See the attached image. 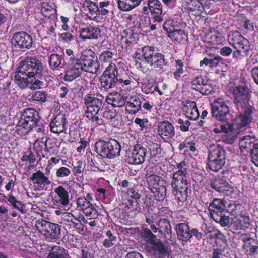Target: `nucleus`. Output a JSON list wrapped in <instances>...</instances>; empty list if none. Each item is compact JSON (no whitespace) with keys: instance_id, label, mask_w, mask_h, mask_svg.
<instances>
[{"instance_id":"2","label":"nucleus","mask_w":258,"mask_h":258,"mask_svg":"<svg viewBox=\"0 0 258 258\" xmlns=\"http://www.w3.org/2000/svg\"><path fill=\"white\" fill-rule=\"evenodd\" d=\"M43 66L37 57L27 56L21 61L16 68L14 75V82L21 89L28 87L31 90H39L44 86L41 81L43 77Z\"/></svg>"},{"instance_id":"53","label":"nucleus","mask_w":258,"mask_h":258,"mask_svg":"<svg viewBox=\"0 0 258 258\" xmlns=\"http://www.w3.org/2000/svg\"><path fill=\"white\" fill-rule=\"evenodd\" d=\"M155 82L151 79H145L142 83L141 91L146 94H153V88Z\"/></svg>"},{"instance_id":"51","label":"nucleus","mask_w":258,"mask_h":258,"mask_svg":"<svg viewBox=\"0 0 258 258\" xmlns=\"http://www.w3.org/2000/svg\"><path fill=\"white\" fill-rule=\"evenodd\" d=\"M5 198L9 203V205L18 210L21 213L25 212L22 203L20 201L18 200L13 195L9 194Z\"/></svg>"},{"instance_id":"5","label":"nucleus","mask_w":258,"mask_h":258,"mask_svg":"<svg viewBox=\"0 0 258 258\" xmlns=\"http://www.w3.org/2000/svg\"><path fill=\"white\" fill-rule=\"evenodd\" d=\"M41 117L39 112L33 108H28L23 110L16 126L18 134L25 135L29 133L40 122Z\"/></svg>"},{"instance_id":"28","label":"nucleus","mask_w":258,"mask_h":258,"mask_svg":"<svg viewBox=\"0 0 258 258\" xmlns=\"http://www.w3.org/2000/svg\"><path fill=\"white\" fill-rule=\"evenodd\" d=\"M182 6L188 12L194 15H200L203 10L202 4L199 0H186L182 2Z\"/></svg>"},{"instance_id":"4","label":"nucleus","mask_w":258,"mask_h":258,"mask_svg":"<svg viewBox=\"0 0 258 258\" xmlns=\"http://www.w3.org/2000/svg\"><path fill=\"white\" fill-rule=\"evenodd\" d=\"M66 54L73 56L77 66L82 71L88 72L92 74H96L100 67L98 58L95 56V52L91 49L84 50L80 55L75 54L73 50L67 49Z\"/></svg>"},{"instance_id":"36","label":"nucleus","mask_w":258,"mask_h":258,"mask_svg":"<svg viewBox=\"0 0 258 258\" xmlns=\"http://www.w3.org/2000/svg\"><path fill=\"white\" fill-rule=\"evenodd\" d=\"M105 101L114 107H121L125 105V101L124 97L117 92L110 93L105 98Z\"/></svg>"},{"instance_id":"33","label":"nucleus","mask_w":258,"mask_h":258,"mask_svg":"<svg viewBox=\"0 0 258 258\" xmlns=\"http://www.w3.org/2000/svg\"><path fill=\"white\" fill-rule=\"evenodd\" d=\"M54 192L56 194L55 202L57 203L64 206L68 205L70 202L69 194L63 186L59 185L55 188Z\"/></svg>"},{"instance_id":"40","label":"nucleus","mask_w":258,"mask_h":258,"mask_svg":"<svg viewBox=\"0 0 258 258\" xmlns=\"http://www.w3.org/2000/svg\"><path fill=\"white\" fill-rule=\"evenodd\" d=\"M187 174L180 173L177 172H173L171 183V187L175 188L178 187L187 186Z\"/></svg>"},{"instance_id":"3","label":"nucleus","mask_w":258,"mask_h":258,"mask_svg":"<svg viewBox=\"0 0 258 258\" xmlns=\"http://www.w3.org/2000/svg\"><path fill=\"white\" fill-rule=\"evenodd\" d=\"M229 43L234 48L233 58L236 60L252 55L253 48L249 41L237 30L231 31L228 36Z\"/></svg>"},{"instance_id":"62","label":"nucleus","mask_w":258,"mask_h":258,"mask_svg":"<svg viewBox=\"0 0 258 258\" xmlns=\"http://www.w3.org/2000/svg\"><path fill=\"white\" fill-rule=\"evenodd\" d=\"M21 160L23 162H27L29 163H33L36 161V158L34 154L30 149H29L28 151L25 153L24 155L22 156Z\"/></svg>"},{"instance_id":"13","label":"nucleus","mask_w":258,"mask_h":258,"mask_svg":"<svg viewBox=\"0 0 258 258\" xmlns=\"http://www.w3.org/2000/svg\"><path fill=\"white\" fill-rule=\"evenodd\" d=\"M117 70V85L122 87H126L131 88L135 84V81L139 84L140 77L137 74L131 71H128L124 69V63L121 62H117L116 63Z\"/></svg>"},{"instance_id":"50","label":"nucleus","mask_w":258,"mask_h":258,"mask_svg":"<svg viewBox=\"0 0 258 258\" xmlns=\"http://www.w3.org/2000/svg\"><path fill=\"white\" fill-rule=\"evenodd\" d=\"M48 258H70L68 251L59 245L54 246Z\"/></svg>"},{"instance_id":"49","label":"nucleus","mask_w":258,"mask_h":258,"mask_svg":"<svg viewBox=\"0 0 258 258\" xmlns=\"http://www.w3.org/2000/svg\"><path fill=\"white\" fill-rule=\"evenodd\" d=\"M234 226L236 229H245L248 228L250 225V218L248 214H240L239 217L234 221Z\"/></svg>"},{"instance_id":"12","label":"nucleus","mask_w":258,"mask_h":258,"mask_svg":"<svg viewBox=\"0 0 258 258\" xmlns=\"http://www.w3.org/2000/svg\"><path fill=\"white\" fill-rule=\"evenodd\" d=\"M33 40L31 35L24 31L14 33L12 38V45L16 50L25 51L32 47Z\"/></svg>"},{"instance_id":"59","label":"nucleus","mask_w":258,"mask_h":258,"mask_svg":"<svg viewBox=\"0 0 258 258\" xmlns=\"http://www.w3.org/2000/svg\"><path fill=\"white\" fill-rule=\"evenodd\" d=\"M77 207L80 210L84 212V210H86L89 206H91L90 201H88L87 199H85V197H80L76 200Z\"/></svg>"},{"instance_id":"38","label":"nucleus","mask_w":258,"mask_h":258,"mask_svg":"<svg viewBox=\"0 0 258 258\" xmlns=\"http://www.w3.org/2000/svg\"><path fill=\"white\" fill-rule=\"evenodd\" d=\"M63 221L67 222L66 225H69L75 227L80 233L84 231V226L81 221L72 213L70 212L65 213L63 216Z\"/></svg>"},{"instance_id":"6","label":"nucleus","mask_w":258,"mask_h":258,"mask_svg":"<svg viewBox=\"0 0 258 258\" xmlns=\"http://www.w3.org/2000/svg\"><path fill=\"white\" fill-rule=\"evenodd\" d=\"M208 149L207 167L213 171L218 172L226 163V151L219 144L210 145Z\"/></svg>"},{"instance_id":"48","label":"nucleus","mask_w":258,"mask_h":258,"mask_svg":"<svg viewBox=\"0 0 258 258\" xmlns=\"http://www.w3.org/2000/svg\"><path fill=\"white\" fill-rule=\"evenodd\" d=\"M147 182L150 190L156 189L157 187L165 183V181L162 177L154 174L150 175L147 177Z\"/></svg>"},{"instance_id":"17","label":"nucleus","mask_w":258,"mask_h":258,"mask_svg":"<svg viewBox=\"0 0 258 258\" xmlns=\"http://www.w3.org/2000/svg\"><path fill=\"white\" fill-rule=\"evenodd\" d=\"M66 55L67 67L64 71L63 80L66 81L71 82L81 76L82 71L77 66L74 59L73 58V56L68 55V54H66Z\"/></svg>"},{"instance_id":"20","label":"nucleus","mask_w":258,"mask_h":258,"mask_svg":"<svg viewBox=\"0 0 258 258\" xmlns=\"http://www.w3.org/2000/svg\"><path fill=\"white\" fill-rule=\"evenodd\" d=\"M210 187L215 191L225 195H229L233 190L228 182L223 178H221L220 176L215 177L210 181Z\"/></svg>"},{"instance_id":"7","label":"nucleus","mask_w":258,"mask_h":258,"mask_svg":"<svg viewBox=\"0 0 258 258\" xmlns=\"http://www.w3.org/2000/svg\"><path fill=\"white\" fill-rule=\"evenodd\" d=\"M141 55L142 59L156 71H163L168 64L165 56L161 52H155L152 46L146 45L143 47Z\"/></svg>"},{"instance_id":"37","label":"nucleus","mask_w":258,"mask_h":258,"mask_svg":"<svg viewBox=\"0 0 258 258\" xmlns=\"http://www.w3.org/2000/svg\"><path fill=\"white\" fill-rule=\"evenodd\" d=\"M82 7L85 11L87 12V16L91 19L96 18L97 11L98 10V5L97 3L91 0H84Z\"/></svg>"},{"instance_id":"54","label":"nucleus","mask_w":258,"mask_h":258,"mask_svg":"<svg viewBox=\"0 0 258 258\" xmlns=\"http://www.w3.org/2000/svg\"><path fill=\"white\" fill-rule=\"evenodd\" d=\"M104 234L107 238L104 240L102 244L105 248H110L114 244L115 242L116 241V237L113 235L110 230L105 231Z\"/></svg>"},{"instance_id":"10","label":"nucleus","mask_w":258,"mask_h":258,"mask_svg":"<svg viewBox=\"0 0 258 258\" xmlns=\"http://www.w3.org/2000/svg\"><path fill=\"white\" fill-rule=\"evenodd\" d=\"M36 227L48 241L52 242L59 238L61 226L58 224L42 219L37 222Z\"/></svg>"},{"instance_id":"16","label":"nucleus","mask_w":258,"mask_h":258,"mask_svg":"<svg viewBox=\"0 0 258 258\" xmlns=\"http://www.w3.org/2000/svg\"><path fill=\"white\" fill-rule=\"evenodd\" d=\"M190 84L194 90L204 95H208L214 91L213 86L206 76H197L191 79Z\"/></svg>"},{"instance_id":"56","label":"nucleus","mask_w":258,"mask_h":258,"mask_svg":"<svg viewBox=\"0 0 258 258\" xmlns=\"http://www.w3.org/2000/svg\"><path fill=\"white\" fill-rule=\"evenodd\" d=\"M208 42L211 45H218L222 41V37L219 33H209L206 36Z\"/></svg>"},{"instance_id":"15","label":"nucleus","mask_w":258,"mask_h":258,"mask_svg":"<svg viewBox=\"0 0 258 258\" xmlns=\"http://www.w3.org/2000/svg\"><path fill=\"white\" fill-rule=\"evenodd\" d=\"M104 96L97 93L95 96L91 93H88L84 97V103L86 106V114H94L99 112L103 107Z\"/></svg>"},{"instance_id":"32","label":"nucleus","mask_w":258,"mask_h":258,"mask_svg":"<svg viewBox=\"0 0 258 258\" xmlns=\"http://www.w3.org/2000/svg\"><path fill=\"white\" fill-rule=\"evenodd\" d=\"M158 232L165 237L171 238L172 236V228L170 222L166 218H160L157 223Z\"/></svg>"},{"instance_id":"57","label":"nucleus","mask_w":258,"mask_h":258,"mask_svg":"<svg viewBox=\"0 0 258 258\" xmlns=\"http://www.w3.org/2000/svg\"><path fill=\"white\" fill-rule=\"evenodd\" d=\"M166 187L163 184L159 186L156 189H153L151 191L154 194L155 199L158 201H162L166 195Z\"/></svg>"},{"instance_id":"64","label":"nucleus","mask_w":258,"mask_h":258,"mask_svg":"<svg viewBox=\"0 0 258 258\" xmlns=\"http://www.w3.org/2000/svg\"><path fill=\"white\" fill-rule=\"evenodd\" d=\"M117 115L116 111L114 110H110L108 108H106L103 113V119L105 122H107L109 120L114 118Z\"/></svg>"},{"instance_id":"61","label":"nucleus","mask_w":258,"mask_h":258,"mask_svg":"<svg viewBox=\"0 0 258 258\" xmlns=\"http://www.w3.org/2000/svg\"><path fill=\"white\" fill-rule=\"evenodd\" d=\"M99 112H96L94 114H87V118L92 122L95 123L96 125H101L104 124L105 121L103 118H99L97 115Z\"/></svg>"},{"instance_id":"39","label":"nucleus","mask_w":258,"mask_h":258,"mask_svg":"<svg viewBox=\"0 0 258 258\" xmlns=\"http://www.w3.org/2000/svg\"><path fill=\"white\" fill-rule=\"evenodd\" d=\"M47 138L46 137H43L37 139L33 144V149L35 152L37 157H39L41 159V157L43 158L45 157V155L43 154L44 152L47 149Z\"/></svg>"},{"instance_id":"21","label":"nucleus","mask_w":258,"mask_h":258,"mask_svg":"<svg viewBox=\"0 0 258 258\" xmlns=\"http://www.w3.org/2000/svg\"><path fill=\"white\" fill-rule=\"evenodd\" d=\"M158 135L164 141L167 142L175 135L174 126L168 121H163L159 122L157 126Z\"/></svg>"},{"instance_id":"9","label":"nucleus","mask_w":258,"mask_h":258,"mask_svg":"<svg viewBox=\"0 0 258 258\" xmlns=\"http://www.w3.org/2000/svg\"><path fill=\"white\" fill-rule=\"evenodd\" d=\"M212 116L217 121L215 124H224L230 123L228 117L230 115V109L223 99H215L211 106Z\"/></svg>"},{"instance_id":"43","label":"nucleus","mask_w":258,"mask_h":258,"mask_svg":"<svg viewBox=\"0 0 258 258\" xmlns=\"http://www.w3.org/2000/svg\"><path fill=\"white\" fill-rule=\"evenodd\" d=\"M143 0H118V7L120 10L130 11L139 6Z\"/></svg>"},{"instance_id":"1","label":"nucleus","mask_w":258,"mask_h":258,"mask_svg":"<svg viewBox=\"0 0 258 258\" xmlns=\"http://www.w3.org/2000/svg\"><path fill=\"white\" fill-rule=\"evenodd\" d=\"M252 91L246 81H239L231 89L233 102L237 115L233 120V124L238 128L246 126L252 122L256 112L251 101Z\"/></svg>"},{"instance_id":"35","label":"nucleus","mask_w":258,"mask_h":258,"mask_svg":"<svg viewBox=\"0 0 258 258\" xmlns=\"http://www.w3.org/2000/svg\"><path fill=\"white\" fill-rule=\"evenodd\" d=\"M50 97L47 91L37 90L32 93L30 101L35 104L42 105L48 100Z\"/></svg>"},{"instance_id":"14","label":"nucleus","mask_w":258,"mask_h":258,"mask_svg":"<svg viewBox=\"0 0 258 258\" xmlns=\"http://www.w3.org/2000/svg\"><path fill=\"white\" fill-rule=\"evenodd\" d=\"M234 126L232 123L223 124H214L213 131L215 134L224 133L222 137V141L228 144L232 145L235 141L237 134L234 132Z\"/></svg>"},{"instance_id":"29","label":"nucleus","mask_w":258,"mask_h":258,"mask_svg":"<svg viewBox=\"0 0 258 258\" xmlns=\"http://www.w3.org/2000/svg\"><path fill=\"white\" fill-rule=\"evenodd\" d=\"M30 180L34 185L39 187H44L49 185L51 183V181L49 179V178L45 176V174L40 170H38L33 173L30 177Z\"/></svg>"},{"instance_id":"34","label":"nucleus","mask_w":258,"mask_h":258,"mask_svg":"<svg viewBox=\"0 0 258 258\" xmlns=\"http://www.w3.org/2000/svg\"><path fill=\"white\" fill-rule=\"evenodd\" d=\"M80 37L83 40L96 39L100 36V30L93 26L82 28L80 34Z\"/></svg>"},{"instance_id":"42","label":"nucleus","mask_w":258,"mask_h":258,"mask_svg":"<svg viewBox=\"0 0 258 258\" xmlns=\"http://www.w3.org/2000/svg\"><path fill=\"white\" fill-rule=\"evenodd\" d=\"M135 29V27H132L123 30L121 33V43L130 44L135 42V36L137 35L134 32Z\"/></svg>"},{"instance_id":"46","label":"nucleus","mask_w":258,"mask_h":258,"mask_svg":"<svg viewBox=\"0 0 258 258\" xmlns=\"http://www.w3.org/2000/svg\"><path fill=\"white\" fill-rule=\"evenodd\" d=\"M173 43H182L187 40L188 36L182 29H175L168 36Z\"/></svg>"},{"instance_id":"27","label":"nucleus","mask_w":258,"mask_h":258,"mask_svg":"<svg viewBox=\"0 0 258 258\" xmlns=\"http://www.w3.org/2000/svg\"><path fill=\"white\" fill-rule=\"evenodd\" d=\"M211 218L222 227H226L229 224V216L227 210L209 211Z\"/></svg>"},{"instance_id":"45","label":"nucleus","mask_w":258,"mask_h":258,"mask_svg":"<svg viewBox=\"0 0 258 258\" xmlns=\"http://www.w3.org/2000/svg\"><path fill=\"white\" fill-rule=\"evenodd\" d=\"M125 109L130 114H135L141 108V102L138 97L132 98L130 101L125 103Z\"/></svg>"},{"instance_id":"11","label":"nucleus","mask_w":258,"mask_h":258,"mask_svg":"<svg viewBox=\"0 0 258 258\" xmlns=\"http://www.w3.org/2000/svg\"><path fill=\"white\" fill-rule=\"evenodd\" d=\"M117 70L116 63L111 62L99 78L100 88L105 91L115 88L117 85Z\"/></svg>"},{"instance_id":"8","label":"nucleus","mask_w":258,"mask_h":258,"mask_svg":"<svg viewBox=\"0 0 258 258\" xmlns=\"http://www.w3.org/2000/svg\"><path fill=\"white\" fill-rule=\"evenodd\" d=\"M94 150L103 158L113 159L120 155L121 145L114 139L110 138L108 141L99 139L95 143Z\"/></svg>"},{"instance_id":"58","label":"nucleus","mask_w":258,"mask_h":258,"mask_svg":"<svg viewBox=\"0 0 258 258\" xmlns=\"http://www.w3.org/2000/svg\"><path fill=\"white\" fill-rule=\"evenodd\" d=\"M85 216L89 220L95 219L98 217V212L92 204L89 206L86 210H84Z\"/></svg>"},{"instance_id":"31","label":"nucleus","mask_w":258,"mask_h":258,"mask_svg":"<svg viewBox=\"0 0 258 258\" xmlns=\"http://www.w3.org/2000/svg\"><path fill=\"white\" fill-rule=\"evenodd\" d=\"M243 242V248L249 255H252L258 250V243L254 238L246 236L242 237Z\"/></svg>"},{"instance_id":"41","label":"nucleus","mask_w":258,"mask_h":258,"mask_svg":"<svg viewBox=\"0 0 258 258\" xmlns=\"http://www.w3.org/2000/svg\"><path fill=\"white\" fill-rule=\"evenodd\" d=\"M187 186L178 187L177 188H172V193L175 197L179 206H182L187 198Z\"/></svg>"},{"instance_id":"52","label":"nucleus","mask_w":258,"mask_h":258,"mask_svg":"<svg viewBox=\"0 0 258 258\" xmlns=\"http://www.w3.org/2000/svg\"><path fill=\"white\" fill-rule=\"evenodd\" d=\"M225 205L221 199L215 198L209 205V211H221L225 210Z\"/></svg>"},{"instance_id":"25","label":"nucleus","mask_w":258,"mask_h":258,"mask_svg":"<svg viewBox=\"0 0 258 258\" xmlns=\"http://www.w3.org/2000/svg\"><path fill=\"white\" fill-rule=\"evenodd\" d=\"M147 4L150 7V11L154 21L158 22L162 21L163 11L161 3L159 0H147Z\"/></svg>"},{"instance_id":"30","label":"nucleus","mask_w":258,"mask_h":258,"mask_svg":"<svg viewBox=\"0 0 258 258\" xmlns=\"http://www.w3.org/2000/svg\"><path fill=\"white\" fill-rule=\"evenodd\" d=\"M64 54L59 55L53 53L48 58V64L50 68L53 71H59L63 68L64 64H67L64 60Z\"/></svg>"},{"instance_id":"18","label":"nucleus","mask_w":258,"mask_h":258,"mask_svg":"<svg viewBox=\"0 0 258 258\" xmlns=\"http://www.w3.org/2000/svg\"><path fill=\"white\" fill-rule=\"evenodd\" d=\"M146 149L141 145L136 144L131 152L127 153L126 161L130 164L139 165L143 163L145 159Z\"/></svg>"},{"instance_id":"22","label":"nucleus","mask_w":258,"mask_h":258,"mask_svg":"<svg viewBox=\"0 0 258 258\" xmlns=\"http://www.w3.org/2000/svg\"><path fill=\"white\" fill-rule=\"evenodd\" d=\"M182 111L186 117L190 120H196L199 117V112L195 102L189 100L182 101Z\"/></svg>"},{"instance_id":"24","label":"nucleus","mask_w":258,"mask_h":258,"mask_svg":"<svg viewBox=\"0 0 258 258\" xmlns=\"http://www.w3.org/2000/svg\"><path fill=\"white\" fill-rule=\"evenodd\" d=\"M174 229L178 240L183 242H187L190 240V227L188 223L177 221Z\"/></svg>"},{"instance_id":"60","label":"nucleus","mask_w":258,"mask_h":258,"mask_svg":"<svg viewBox=\"0 0 258 258\" xmlns=\"http://www.w3.org/2000/svg\"><path fill=\"white\" fill-rule=\"evenodd\" d=\"M113 54L112 52L105 50L102 52L99 56V60L103 63H108L111 61Z\"/></svg>"},{"instance_id":"23","label":"nucleus","mask_w":258,"mask_h":258,"mask_svg":"<svg viewBox=\"0 0 258 258\" xmlns=\"http://www.w3.org/2000/svg\"><path fill=\"white\" fill-rule=\"evenodd\" d=\"M67 119L63 113L57 114L50 123L49 127L51 132L55 134H60L66 129Z\"/></svg>"},{"instance_id":"19","label":"nucleus","mask_w":258,"mask_h":258,"mask_svg":"<svg viewBox=\"0 0 258 258\" xmlns=\"http://www.w3.org/2000/svg\"><path fill=\"white\" fill-rule=\"evenodd\" d=\"M258 145L255 135H244L241 137L239 141V146L241 154L247 155L251 153L252 150Z\"/></svg>"},{"instance_id":"26","label":"nucleus","mask_w":258,"mask_h":258,"mask_svg":"<svg viewBox=\"0 0 258 258\" xmlns=\"http://www.w3.org/2000/svg\"><path fill=\"white\" fill-rule=\"evenodd\" d=\"M152 245L153 254L155 258L168 257L170 255V251L168 247L160 240L151 242Z\"/></svg>"},{"instance_id":"63","label":"nucleus","mask_w":258,"mask_h":258,"mask_svg":"<svg viewBox=\"0 0 258 258\" xmlns=\"http://www.w3.org/2000/svg\"><path fill=\"white\" fill-rule=\"evenodd\" d=\"M149 149L151 152V156H155L161 154L162 149L160 144L157 143H153L150 145Z\"/></svg>"},{"instance_id":"55","label":"nucleus","mask_w":258,"mask_h":258,"mask_svg":"<svg viewBox=\"0 0 258 258\" xmlns=\"http://www.w3.org/2000/svg\"><path fill=\"white\" fill-rule=\"evenodd\" d=\"M174 67L175 68V71L173 72L174 78L178 80L181 77V75L184 73L183 67L184 64L182 60L177 59L175 61Z\"/></svg>"},{"instance_id":"44","label":"nucleus","mask_w":258,"mask_h":258,"mask_svg":"<svg viewBox=\"0 0 258 258\" xmlns=\"http://www.w3.org/2000/svg\"><path fill=\"white\" fill-rule=\"evenodd\" d=\"M12 81L9 79L3 80L2 86L0 87V96L2 98H7L12 94H16L15 88H13Z\"/></svg>"},{"instance_id":"47","label":"nucleus","mask_w":258,"mask_h":258,"mask_svg":"<svg viewBox=\"0 0 258 258\" xmlns=\"http://www.w3.org/2000/svg\"><path fill=\"white\" fill-rule=\"evenodd\" d=\"M178 149L179 151H183L185 155H191V153L196 151V143L193 141L186 139L179 144Z\"/></svg>"}]
</instances>
